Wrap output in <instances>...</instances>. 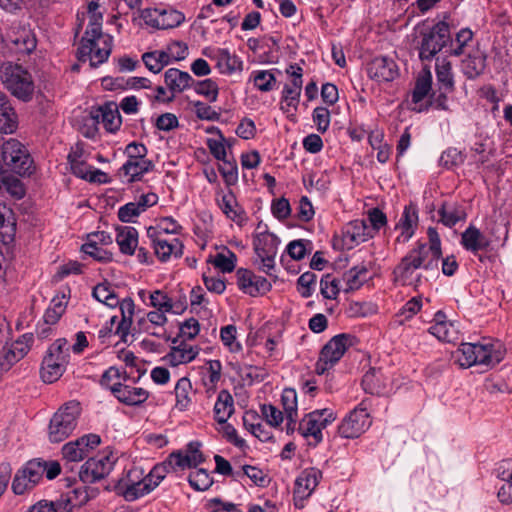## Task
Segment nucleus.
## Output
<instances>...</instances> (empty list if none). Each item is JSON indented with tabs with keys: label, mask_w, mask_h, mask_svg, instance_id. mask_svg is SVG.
<instances>
[{
	"label": "nucleus",
	"mask_w": 512,
	"mask_h": 512,
	"mask_svg": "<svg viewBox=\"0 0 512 512\" xmlns=\"http://www.w3.org/2000/svg\"><path fill=\"white\" fill-rule=\"evenodd\" d=\"M102 23L89 22L85 36L77 50L78 60L90 61V64H103L111 53L112 38L101 31Z\"/></svg>",
	"instance_id": "f257e3e1"
},
{
	"label": "nucleus",
	"mask_w": 512,
	"mask_h": 512,
	"mask_svg": "<svg viewBox=\"0 0 512 512\" xmlns=\"http://www.w3.org/2000/svg\"><path fill=\"white\" fill-rule=\"evenodd\" d=\"M0 170L19 176H30L34 170V161L24 144L15 138L5 140L1 145Z\"/></svg>",
	"instance_id": "f03ea898"
},
{
	"label": "nucleus",
	"mask_w": 512,
	"mask_h": 512,
	"mask_svg": "<svg viewBox=\"0 0 512 512\" xmlns=\"http://www.w3.org/2000/svg\"><path fill=\"white\" fill-rule=\"evenodd\" d=\"M456 362L462 368L473 365H485L493 367L503 359V352L494 349V345L480 343H461L454 353Z\"/></svg>",
	"instance_id": "7ed1b4c3"
},
{
	"label": "nucleus",
	"mask_w": 512,
	"mask_h": 512,
	"mask_svg": "<svg viewBox=\"0 0 512 512\" xmlns=\"http://www.w3.org/2000/svg\"><path fill=\"white\" fill-rule=\"evenodd\" d=\"M81 414V405L76 400L63 404L50 420L48 428L49 440L59 443L68 438L75 430Z\"/></svg>",
	"instance_id": "20e7f679"
},
{
	"label": "nucleus",
	"mask_w": 512,
	"mask_h": 512,
	"mask_svg": "<svg viewBox=\"0 0 512 512\" xmlns=\"http://www.w3.org/2000/svg\"><path fill=\"white\" fill-rule=\"evenodd\" d=\"M9 52L16 56L18 61H26V57L36 54L37 40L30 27L20 23H12L4 38Z\"/></svg>",
	"instance_id": "39448f33"
},
{
	"label": "nucleus",
	"mask_w": 512,
	"mask_h": 512,
	"mask_svg": "<svg viewBox=\"0 0 512 512\" xmlns=\"http://www.w3.org/2000/svg\"><path fill=\"white\" fill-rule=\"evenodd\" d=\"M0 78L12 95L22 101L31 100L34 82L31 74L23 66H0Z\"/></svg>",
	"instance_id": "423d86ee"
},
{
	"label": "nucleus",
	"mask_w": 512,
	"mask_h": 512,
	"mask_svg": "<svg viewBox=\"0 0 512 512\" xmlns=\"http://www.w3.org/2000/svg\"><path fill=\"white\" fill-rule=\"evenodd\" d=\"M350 340L348 334H338L332 337L321 349L315 365L318 375L330 370L343 357Z\"/></svg>",
	"instance_id": "0eeeda50"
},
{
	"label": "nucleus",
	"mask_w": 512,
	"mask_h": 512,
	"mask_svg": "<svg viewBox=\"0 0 512 512\" xmlns=\"http://www.w3.org/2000/svg\"><path fill=\"white\" fill-rule=\"evenodd\" d=\"M336 419L333 411L328 408L315 410L300 421L298 432L304 437H312L313 445H317L322 441V429L331 424Z\"/></svg>",
	"instance_id": "6e6552de"
},
{
	"label": "nucleus",
	"mask_w": 512,
	"mask_h": 512,
	"mask_svg": "<svg viewBox=\"0 0 512 512\" xmlns=\"http://www.w3.org/2000/svg\"><path fill=\"white\" fill-rule=\"evenodd\" d=\"M449 42H451L449 25L445 21H440L423 36L419 52L420 59L431 60Z\"/></svg>",
	"instance_id": "1a4fd4ad"
},
{
	"label": "nucleus",
	"mask_w": 512,
	"mask_h": 512,
	"mask_svg": "<svg viewBox=\"0 0 512 512\" xmlns=\"http://www.w3.org/2000/svg\"><path fill=\"white\" fill-rule=\"evenodd\" d=\"M115 457L110 453H103L89 458L81 467L79 477L83 483L92 484L105 478L113 469Z\"/></svg>",
	"instance_id": "9d476101"
},
{
	"label": "nucleus",
	"mask_w": 512,
	"mask_h": 512,
	"mask_svg": "<svg viewBox=\"0 0 512 512\" xmlns=\"http://www.w3.org/2000/svg\"><path fill=\"white\" fill-rule=\"evenodd\" d=\"M427 257V246L425 243H417V246L410 250L395 267L394 275L402 285L411 284L413 273L422 267L424 258Z\"/></svg>",
	"instance_id": "9b49d317"
},
{
	"label": "nucleus",
	"mask_w": 512,
	"mask_h": 512,
	"mask_svg": "<svg viewBox=\"0 0 512 512\" xmlns=\"http://www.w3.org/2000/svg\"><path fill=\"white\" fill-rule=\"evenodd\" d=\"M321 479L322 472L315 467L306 468L298 475L293 492V501L296 508H304L305 500L311 496Z\"/></svg>",
	"instance_id": "f8f14e48"
},
{
	"label": "nucleus",
	"mask_w": 512,
	"mask_h": 512,
	"mask_svg": "<svg viewBox=\"0 0 512 512\" xmlns=\"http://www.w3.org/2000/svg\"><path fill=\"white\" fill-rule=\"evenodd\" d=\"M370 425L371 419L367 409L356 407L342 420L338 426V433L343 438L353 439L363 434Z\"/></svg>",
	"instance_id": "ddd939ff"
},
{
	"label": "nucleus",
	"mask_w": 512,
	"mask_h": 512,
	"mask_svg": "<svg viewBox=\"0 0 512 512\" xmlns=\"http://www.w3.org/2000/svg\"><path fill=\"white\" fill-rule=\"evenodd\" d=\"M161 231L155 230L150 226L147 229V236L151 240L154 248V253L162 262L168 261L171 256L179 258L183 254V244L178 238L167 239L165 236L160 235Z\"/></svg>",
	"instance_id": "4468645a"
},
{
	"label": "nucleus",
	"mask_w": 512,
	"mask_h": 512,
	"mask_svg": "<svg viewBox=\"0 0 512 512\" xmlns=\"http://www.w3.org/2000/svg\"><path fill=\"white\" fill-rule=\"evenodd\" d=\"M140 16L147 25L157 29H172L178 27L185 20L183 13L172 8L145 9Z\"/></svg>",
	"instance_id": "2eb2a0df"
},
{
	"label": "nucleus",
	"mask_w": 512,
	"mask_h": 512,
	"mask_svg": "<svg viewBox=\"0 0 512 512\" xmlns=\"http://www.w3.org/2000/svg\"><path fill=\"white\" fill-rule=\"evenodd\" d=\"M101 443L97 434H87L75 441L66 443L62 448L64 459L70 462H79L88 457L90 452Z\"/></svg>",
	"instance_id": "dca6fc26"
},
{
	"label": "nucleus",
	"mask_w": 512,
	"mask_h": 512,
	"mask_svg": "<svg viewBox=\"0 0 512 512\" xmlns=\"http://www.w3.org/2000/svg\"><path fill=\"white\" fill-rule=\"evenodd\" d=\"M32 342L33 336L24 334L18 340L6 343L0 349V368L6 371L9 370L28 353Z\"/></svg>",
	"instance_id": "f3484780"
},
{
	"label": "nucleus",
	"mask_w": 512,
	"mask_h": 512,
	"mask_svg": "<svg viewBox=\"0 0 512 512\" xmlns=\"http://www.w3.org/2000/svg\"><path fill=\"white\" fill-rule=\"evenodd\" d=\"M236 278L238 288L252 297L266 294L272 289V284L265 277L256 275L246 268H239L236 271Z\"/></svg>",
	"instance_id": "a211bd4d"
},
{
	"label": "nucleus",
	"mask_w": 512,
	"mask_h": 512,
	"mask_svg": "<svg viewBox=\"0 0 512 512\" xmlns=\"http://www.w3.org/2000/svg\"><path fill=\"white\" fill-rule=\"evenodd\" d=\"M120 485L123 489V495L128 501H134L153 490L150 483L146 481L143 471L136 467L128 471L126 478L121 480Z\"/></svg>",
	"instance_id": "6ab92c4d"
},
{
	"label": "nucleus",
	"mask_w": 512,
	"mask_h": 512,
	"mask_svg": "<svg viewBox=\"0 0 512 512\" xmlns=\"http://www.w3.org/2000/svg\"><path fill=\"white\" fill-rule=\"evenodd\" d=\"M201 443L197 441L190 442L185 452H173L168 457V464L173 470H184L186 468L197 467L204 462V456L200 451Z\"/></svg>",
	"instance_id": "aec40b11"
},
{
	"label": "nucleus",
	"mask_w": 512,
	"mask_h": 512,
	"mask_svg": "<svg viewBox=\"0 0 512 512\" xmlns=\"http://www.w3.org/2000/svg\"><path fill=\"white\" fill-rule=\"evenodd\" d=\"M90 118L93 123H102L106 131L110 133H115L119 130L122 123L118 106L113 102L93 108L90 111Z\"/></svg>",
	"instance_id": "412c9836"
},
{
	"label": "nucleus",
	"mask_w": 512,
	"mask_h": 512,
	"mask_svg": "<svg viewBox=\"0 0 512 512\" xmlns=\"http://www.w3.org/2000/svg\"><path fill=\"white\" fill-rule=\"evenodd\" d=\"M343 242L348 249L367 241L373 237L372 229L364 219L350 221L343 227Z\"/></svg>",
	"instance_id": "4be33fe9"
},
{
	"label": "nucleus",
	"mask_w": 512,
	"mask_h": 512,
	"mask_svg": "<svg viewBox=\"0 0 512 512\" xmlns=\"http://www.w3.org/2000/svg\"><path fill=\"white\" fill-rule=\"evenodd\" d=\"M418 220L417 205L415 203H410L405 206L400 220L396 225V228L401 230L397 237L398 242L406 243L413 237L418 226Z\"/></svg>",
	"instance_id": "5701e85b"
},
{
	"label": "nucleus",
	"mask_w": 512,
	"mask_h": 512,
	"mask_svg": "<svg viewBox=\"0 0 512 512\" xmlns=\"http://www.w3.org/2000/svg\"><path fill=\"white\" fill-rule=\"evenodd\" d=\"M111 392L122 403L129 406H137L144 403L149 393L141 387H133L122 383H115L111 386Z\"/></svg>",
	"instance_id": "b1692460"
},
{
	"label": "nucleus",
	"mask_w": 512,
	"mask_h": 512,
	"mask_svg": "<svg viewBox=\"0 0 512 512\" xmlns=\"http://www.w3.org/2000/svg\"><path fill=\"white\" fill-rule=\"evenodd\" d=\"M154 168V164L149 159H132L127 158V161L119 169V175L126 178L128 183L141 180L142 176Z\"/></svg>",
	"instance_id": "393cba45"
},
{
	"label": "nucleus",
	"mask_w": 512,
	"mask_h": 512,
	"mask_svg": "<svg viewBox=\"0 0 512 512\" xmlns=\"http://www.w3.org/2000/svg\"><path fill=\"white\" fill-rule=\"evenodd\" d=\"M439 222L452 228L457 223L465 221L467 213L465 207L455 201H445L438 209Z\"/></svg>",
	"instance_id": "a878e982"
},
{
	"label": "nucleus",
	"mask_w": 512,
	"mask_h": 512,
	"mask_svg": "<svg viewBox=\"0 0 512 512\" xmlns=\"http://www.w3.org/2000/svg\"><path fill=\"white\" fill-rule=\"evenodd\" d=\"M199 354V348L192 346L185 341H181L177 346H173L170 352L164 356L163 360L176 367L180 364H185L193 361Z\"/></svg>",
	"instance_id": "bb28decb"
},
{
	"label": "nucleus",
	"mask_w": 512,
	"mask_h": 512,
	"mask_svg": "<svg viewBox=\"0 0 512 512\" xmlns=\"http://www.w3.org/2000/svg\"><path fill=\"white\" fill-rule=\"evenodd\" d=\"M460 243L465 250L474 255H477L480 250H485L490 246V240L473 225H470L461 234Z\"/></svg>",
	"instance_id": "cd10ccee"
},
{
	"label": "nucleus",
	"mask_w": 512,
	"mask_h": 512,
	"mask_svg": "<svg viewBox=\"0 0 512 512\" xmlns=\"http://www.w3.org/2000/svg\"><path fill=\"white\" fill-rule=\"evenodd\" d=\"M435 323L429 327L428 332L438 340L444 342H454L458 338V332L451 322L446 321V316L442 311H438L434 316Z\"/></svg>",
	"instance_id": "c85d7f7f"
},
{
	"label": "nucleus",
	"mask_w": 512,
	"mask_h": 512,
	"mask_svg": "<svg viewBox=\"0 0 512 512\" xmlns=\"http://www.w3.org/2000/svg\"><path fill=\"white\" fill-rule=\"evenodd\" d=\"M117 306H119L121 313V321L116 327L115 334L120 337L122 342L126 343L128 341V336L133 322L135 304L134 301L128 297L121 301L119 300V304Z\"/></svg>",
	"instance_id": "c756f323"
},
{
	"label": "nucleus",
	"mask_w": 512,
	"mask_h": 512,
	"mask_svg": "<svg viewBox=\"0 0 512 512\" xmlns=\"http://www.w3.org/2000/svg\"><path fill=\"white\" fill-rule=\"evenodd\" d=\"M388 378L380 369L371 368L362 378L365 392L372 395H384L387 392Z\"/></svg>",
	"instance_id": "7c9ffc66"
},
{
	"label": "nucleus",
	"mask_w": 512,
	"mask_h": 512,
	"mask_svg": "<svg viewBox=\"0 0 512 512\" xmlns=\"http://www.w3.org/2000/svg\"><path fill=\"white\" fill-rule=\"evenodd\" d=\"M165 83L173 94L180 93L193 84V78L187 72L170 68L165 72Z\"/></svg>",
	"instance_id": "2f4dec72"
},
{
	"label": "nucleus",
	"mask_w": 512,
	"mask_h": 512,
	"mask_svg": "<svg viewBox=\"0 0 512 512\" xmlns=\"http://www.w3.org/2000/svg\"><path fill=\"white\" fill-rule=\"evenodd\" d=\"M432 90V73L424 66L422 71L418 74L415 86L411 94L412 103L415 105L420 104Z\"/></svg>",
	"instance_id": "473e14b6"
},
{
	"label": "nucleus",
	"mask_w": 512,
	"mask_h": 512,
	"mask_svg": "<svg viewBox=\"0 0 512 512\" xmlns=\"http://www.w3.org/2000/svg\"><path fill=\"white\" fill-rule=\"evenodd\" d=\"M116 242L120 251L126 255H133L138 245V231L131 226L117 229Z\"/></svg>",
	"instance_id": "72a5a7b5"
},
{
	"label": "nucleus",
	"mask_w": 512,
	"mask_h": 512,
	"mask_svg": "<svg viewBox=\"0 0 512 512\" xmlns=\"http://www.w3.org/2000/svg\"><path fill=\"white\" fill-rule=\"evenodd\" d=\"M234 411L233 397L228 390H221L214 405L215 420L225 424Z\"/></svg>",
	"instance_id": "f704fd0d"
},
{
	"label": "nucleus",
	"mask_w": 512,
	"mask_h": 512,
	"mask_svg": "<svg viewBox=\"0 0 512 512\" xmlns=\"http://www.w3.org/2000/svg\"><path fill=\"white\" fill-rule=\"evenodd\" d=\"M279 238L273 233L264 232L257 235L254 240V251L258 256H276L278 251Z\"/></svg>",
	"instance_id": "c9c22d12"
},
{
	"label": "nucleus",
	"mask_w": 512,
	"mask_h": 512,
	"mask_svg": "<svg viewBox=\"0 0 512 512\" xmlns=\"http://www.w3.org/2000/svg\"><path fill=\"white\" fill-rule=\"evenodd\" d=\"M221 211L231 220L237 221L242 218L243 210L238 205L235 195L229 191L217 199Z\"/></svg>",
	"instance_id": "e433bc0d"
},
{
	"label": "nucleus",
	"mask_w": 512,
	"mask_h": 512,
	"mask_svg": "<svg viewBox=\"0 0 512 512\" xmlns=\"http://www.w3.org/2000/svg\"><path fill=\"white\" fill-rule=\"evenodd\" d=\"M150 305L155 309L180 313L185 309L183 305H176L166 293L161 290H155L150 294Z\"/></svg>",
	"instance_id": "4c0bfd02"
},
{
	"label": "nucleus",
	"mask_w": 512,
	"mask_h": 512,
	"mask_svg": "<svg viewBox=\"0 0 512 512\" xmlns=\"http://www.w3.org/2000/svg\"><path fill=\"white\" fill-rule=\"evenodd\" d=\"M208 261L221 272L230 273L236 267L237 256L234 252L224 247L221 252H218L213 258L210 257Z\"/></svg>",
	"instance_id": "58836bf2"
},
{
	"label": "nucleus",
	"mask_w": 512,
	"mask_h": 512,
	"mask_svg": "<svg viewBox=\"0 0 512 512\" xmlns=\"http://www.w3.org/2000/svg\"><path fill=\"white\" fill-rule=\"evenodd\" d=\"M92 295L97 301L104 303L108 307L115 308L119 304V298L108 282L96 285Z\"/></svg>",
	"instance_id": "ea45409f"
},
{
	"label": "nucleus",
	"mask_w": 512,
	"mask_h": 512,
	"mask_svg": "<svg viewBox=\"0 0 512 512\" xmlns=\"http://www.w3.org/2000/svg\"><path fill=\"white\" fill-rule=\"evenodd\" d=\"M367 268L364 266L353 267L343 274V281L346 284L345 291H354L359 289L366 281Z\"/></svg>",
	"instance_id": "a19ab883"
},
{
	"label": "nucleus",
	"mask_w": 512,
	"mask_h": 512,
	"mask_svg": "<svg viewBox=\"0 0 512 512\" xmlns=\"http://www.w3.org/2000/svg\"><path fill=\"white\" fill-rule=\"evenodd\" d=\"M367 75L378 83L390 82L399 76L398 66H368Z\"/></svg>",
	"instance_id": "79ce46f5"
},
{
	"label": "nucleus",
	"mask_w": 512,
	"mask_h": 512,
	"mask_svg": "<svg viewBox=\"0 0 512 512\" xmlns=\"http://www.w3.org/2000/svg\"><path fill=\"white\" fill-rule=\"evenodd\" d=\"M65 371L61 363L53 362L51 357H44L41 367V377L46 383H53L58 380Z\"/></svg>",
	"instance_id": "37998d69"
},
{
	"label": "nucleus",
	"mask_w": 512,
	"mask_h": 512,
	"mask_svg": "<svg viewBox=\"0 0 512 512\" xmlns=\"http://www.w3.org/2000/svg\"><path fill=\"white\" fill-rule=\"evenodd\" d=\"M164 63L183 61L188 55V46L184 42L174 41L162 50Z\"/></svg>",
	"instance_id": "c03bdc74"
},
{
	"label": "nucleus",
	"mask_w": 512,
	"mask_h": 512,
	"mask_svg": "<svg viewBox=\"0 0 512 512\" xmlns=\"http://www.w3.org/2000/svg\"><path fill=\"white\" fill-rule=\"evenodd\" d=\"M64 298L65 297L62 296L61 298L55 297L52 299L50 306L44 314V321L46 324L54 325L59 321L66 309L67 303L64 301Z\"/></svg>",
	"instance_id": "a18cd8bd"
},
{
	"label": "nucleus",
	"mask_w": 512,
	"mask_h": 512,
	"mask_svg": "<svg viewBox=\"0 0 512 512\" xmlns=\"http://www.w3.org/2000/svg\"><path fill=\"white\" fill-rule=\"evenodd\" d=\"M253 82L258 90L268 92L275 88L276 78L272 70H259L253 73Z\"/></svg>",
	"instance_id": "49530a36"
},
{
	"label": "nucleus",
	"mask_w": 512,
	"mask_h": 512,
	"mask_svg": "<svg viewBox=\"0 0 512 512\" xmlns=\"http://www.w3.org/2000/svg\"><path fill=\"white\" fill-rule=\"evenodd\" d=\"M204 369H205L204 385L208 389H215L216 384L219 382V380L221 378V372H222L221 362L219 360H209L206 362Z\"/></svg>",
	"instance_id": "de8ad7c7"
},
{
	"label": "nucleus",
	"mask_w": 512,
	"mask_h": 512,
	"mask_svg": "<svg viewBox=\"0 0 512 512\" xmlns=\"http://www.w3.org/2000/svg\"><path fill=\"white\" fill-rule=\"evenodd\" d=\"M27 477L29 483L36 485L42 479L45 472V461L34 459L24 466L21 470Z\"/></svg>",
	"instance_id": "09e8293b"
},
{
	"label": "nucleus",
	"mask_w": 512,
	"mask_h": 512,
	"mask_svg": "<svg viewBox=\"0 0 512 512\" xmlns=\"http://www.w3.org/2000/svg\"><path fill=\"white\" fill-rule=\"evenodd\" d=\"M189 484L197 491H205L213 484V479L205 469L191 472L188 477Z\"/></svg>",
	"instance_id": "8fccbe9b"
},
{
	"label": "nucleus",
	"mask_w": 512,
	"mask_h": 512,
	"mask_svg": "<svg viewBox=\"0 0 512 512\" xmlns=\"http://www.w3.org/2000/svg\"><path fill=\"white\" fill-rule=\"evenodd\" d=\"M281 403L284 409L286 419H289L291 421L294 416H298L297 394L294 389L287 388L283 390L281 395Z\"/></svg>",
	"instance_id": "3c124183"
},
{
	"label": "nucleus",
	"mask_w": 512,
	"mask_h": 512,
	"mask_svg": "<svg viewBox=\"0 0 512 512\" xmlns=\"http://www.w3.org/2000/svg\"><path fill=\"white\" fill-rule=\"evenodd\" d=\"M18 126L17 116L12 107L5 108L0 112V133L12 134Z\"/></svg>",
	"instance_id": "603ef678"
},
{
	"label": "nucleus",
	"mask_w": 512,
	"mask_h": 512,
	"mask_svg": "<svg viewBox=\"0 0 512 512\" xmlns=\"http://www.w3.org/2000/svg\"><path fill=\"white\" fill-rule=\"evenodd\" d=\"M502 484L498 488L497 497L502 504H512V470L503 471Z\"/></svg>",
	"instance_id": "864d4df0"
},
{
	"label": "nucleus",
	"mask_w": 512,
	"mask_h": 512,
	"mask_svg": "<svg viewBox=\"0 0 512 512\" xmlns=\"http://www.w3.org/2000/svg\"><path fill=\"white\" fill-rule=\"evenodd\" d=\"M317 276L315 273L307 271L297 280V290L303 298L312 296L315 290Z\"/></svg>",
	"instance_id": "5fc2aeb1"
},
{
	"label": "nucleus",
	"mask_w": 512,
	"mask_h": 512,
	"mask_svg": "<svg viewBox=\"0 0 512 512\" xmlns=\"http://www.w3.org/2000/svg\"><path fill=\"white\" fill-rule=\"evenodd\" d=\"M275 257L276 256H270V255L258 256L255 254V257L253 258V265L260 272H263L266 275H268L269 277H273L274 279H276L277 275H276Z\"/></svg>",
	"instance_id": "6e6d98bb"
},
{
	"label": "nucleus",
	"mask_w": 512,
	"mask_h": 512,
	"mask_svg": "<svg viewBox=\"0 0 512 512\" xmlns=\"http://www.w3.org/2000/svg\"><path fill=\"white\" fill-rule=\"evenodd\" d=\"M192 386L189 381V379L183 377L178 380L176 386H175V396H176V405L180 409H184L188 406L190 402L189 398V392L191 390Z\"/></svg>",
	"instance_id": "4d7b16f0"
},
{
	"label": "nucleus",
	"mask_w": 512,
	"mask_h": 512,
	"mask_svg": "<svg viewBox=\"0 0 512 512\" xmlns=\"http://www.w3.org/2000/svg\"><path fill=\"white\" fill-rule=\"evenodd\" d=\"M221 161L222 164L218 167L220 174L227 185H234L238 180V167L236 161L229 160L228 158Z\"/></svg>",
	"instance_id": "13d9d810"
},
{
	"label": "nucleus",
	"mask_w": 512,
	"mask_h": 512,
	"mask_svg": "<svg viewBox=\"0 0 512 512\" xmlns=\"http://www.w3.org/2000/svg\"><path fill=\"white\" fill-rule=\"evenodd\" d=\"M236 333L237 329L234 325L224 326L220 330L221 341L231 352H238L242 349L241 344L236 341Z\"/></svg>",
	"instance_id": "bf43d9fd"
},
{
	"label": "nucleus",
	"mask_w": 512,
	"mask_h": 512,
	"mask_svg": "<svg viewBox=\"0 0 512 512\" xmlns=\"http://www.w3.org/2000/svg\"><path fill=\"white\" fill-rule=\"evenodd\" d=\"M320 290L324 298L335 299L340 291L339 281L332 275L326 274L321 278Z\"/></svg>",
	"instance_id": "052dcab7"
},
{
	"label": "nucleus",
	"mask_w": 512,
	"mask_h": 512,
	"mask_svg": "<svg viewBox=\"0 0 512 512\" xmlns=\"http://www.w3.org/2000/svg\"><path fill=\"white\" fill-rule=\"evenodd\" d=\"M170 470L174 471L170 467V464H168L167 458L163 463L155 465L153 469L145 475L146 481H148L152 488L155 489Z\"/></svg>",
	"instance_id": "680f3d73"
},
{
	"label": "nucleus",
	"mask_w": 512,
	"mask_h": 512,
	"mask_svg": "<svg viewBox=\"0 0 512 512\" xmlns=\"http://www.w3.org/2000/svg\"><path fill=\"white\" fill-rule=\"evenodd\" d=\"M143 213L137 202H129L118 209V218L121 222H134V218Z\"/></svg>",
	"instance_id": "e2e57ef3"
},
{
	"label": "nucleus",
	"mask_w": 512,
	"mask_h": 512,
	"mask_svg": "<svg viewBox=\"0 0 512 512\" xmlns=\"http://www.w3.org/2000/svg\"><path fill=\"white\" fill-rule=\"evenodd\" d=\"M83 253L89 255L93 259L99 262H109L112 259V253L103 249L99 245H94L91 243H84L81 247Z\"/></svg>",
	"instance_id": "0e129e2a"
},
{
	"label": "nucleus",
	"mask_w": 512,
	"mask_h": 512,
	"mask_svg": "<svg viewBox=\"0 0 512 512\" xmlns=\"http://www.w3.org/2000/svg\"><path fill=\"white\" fill-rule=\"evenodd\" d=\"M312 119L320 133L328 130L330 125V112L326 107H316L313 110Z\"/></svg>",
	"instance_id": "69168bd1"
},
{
	"label": "nucleus",
	"mask_w": 512,
	"mask_h": 512,
	"mask_svg": "<svg viewBox=\"0 0 512 512\" xmlns=\"http://www.w3.org/2000/svg\"><path fill=\"white\" fill-rule=\"evenodd\" d=\"M464 156L461 151L456 148H449L441 154L440 163L446 168L462 164Z\"/></svg>",
	"instance_id": "338daca9"
},
{
	"label": "nucleus",
	"mask_w": 512,
	"mask_h": 512,
	"mask_svg": "<svg viewBox=\"0 0 512 512\" xmlns=\"http://www.w3.org/2000/svg\"><path fill=\"white\" fill-rule=\"evenodd\" d=\"M307 244L310 242L304 239L293 240L287 245L286 251L292 259L301 260L307 253Z\"/></svg>",
	"instance_id": "774afa93"
}]
</instances>
